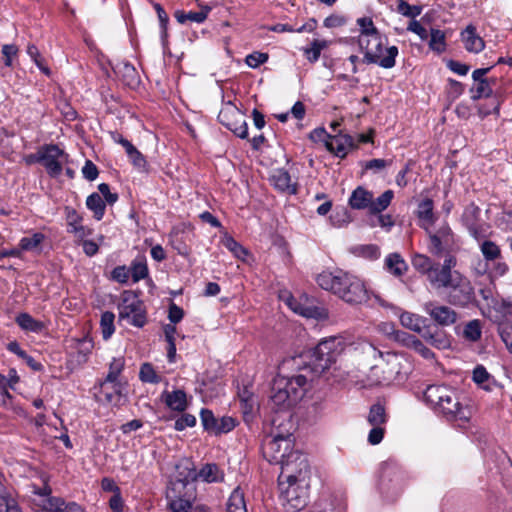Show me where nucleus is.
Listing matches in <instances>:
<instances>
[{"instance_id":"nucleus-51","label":"nucleus","mask_w":512,"mask_h":512,"mask_svg":"<svg viewBox=\"0 0 512 512\" xmlns=\"http://www.w3.org/2000/svg\"><path fill=\"white\" fill-rule=\"evenodd\" d=\"M472 100L477 101L481 98H489L493 95V88L489 87L488 80H482L471 87Z\"/></svg>"},{"instance_id":"nucleus-63","label":"nucleus","mask_w":512,"mask_h":512,"mask_svg":"<svg viewBox=\"0 0 512 512\" xmlns=\"http://www.w3.org/2000/svg\"><path fill=\"white\" fill-rule=\"evenodd\" d=\"M415 339H417V337L415 335H412L408 332L398 329L393 341L406 347V348L411 349Z\"/></svg>"},{"instance_id":"nucleus-3","label":"nucleus","mask_w":512,"mask_h":512,"mask_svg":"<svg viewBox=\"0 0 512 512\" xmlns=\"http://www.w3.org/2000/svg\"><path fill=\"white\" fill-rule=\"evenodd\" d=\"M307 379L298 374L292 377L278 376L271 387V403L276 411H286L302 399Z\"/></svg>"},{"instance_id":"nucleus-22","label":"nucleus","mask_w":512,"mask_h":512,"mask_svg":"<svg viewBox=\"0 0 512 512\" xmlns=\"http://www.w3.org/2000/svg\"><path fill=\"white\" fill-rule=\"evenodd\" d=\"M444 255L446 257L442 265L436 262V273L433 275L435 284L451 279L455 277V275H461L459 271L453 270L457 263L456 257L453 256L452 253Z\"/></svg>"},{"instance_id":"nucleus-27","label":"nucleus","mask_w":512,"mask_h":512,"mask_svg":"<svg viewBox=\"0 0 512 512\" xmlns=\"http://www.w3.org/2000/svg\"><path fill=\"white\" fill-rule=\"evenodd\" d=\"M416 215L420 221L419 226L428 231L436 221L433 200L430 198L423 199L417 206Z\"/></svg>"},{"instance_id":"nucleus-26","label":"nucleus","mask_w":512,"mask_h":512,"mask_svg":"<svg viewBox=\"0 0 512 512\" xmlns=\"http://www.w3.org/2000/svg\"><path fill=\"white\" fill-rule=\"evenodd\" d=\"M113 70L126 86L136 88L140 84L139 74L135 67L129 62H120Z\"/></svg>"},{"instance_id":"nucleus-59","label":"nucleus","mask_w":512,"mask_h":512,"mask_svg":"<svg viewBox=\"0 0 512 512\" xmlns=\"http://www.w3.org/2000/svg\"><path fill=\"white\" fill-rule=\"evenodd\" d=\"M128 157L136 169H138L141 172L148 171V163L146 161V158L138 149H136Z\"/></svg>"},{"instance_id":"nucleus-60","label":"nucleus","mask_w":512,"mask_h":512,"mask_svg":"<svg viewBox=\"0 0 512 512\" xmlns=\"http://www.w3.org/2000/svg\"><path fill=\"white\" fill-rule=\"evenodd\" d=\"M129 277H130V270L125 265L116 266L111 272L112 280H114L120 284L127 283L129 280Z\"/></svg>"},{"instance_id":"nucleus-23","label":"nucleus","mask_w":512,"mask_h":512,"mask_svg":"<svg viewBox=\"0 0 512 512\" xmlns=\"http://www.w3.org/2000/svg\"><path fill=\"white\" fill-rule=\"evenodd\" d=\"M65 214L68 233H72L79 238H83L91 234V230L81 224L83 217L74 208L66 206Z\"/></svg>"},{"instance_id":"nucleus-49","label":"nucleus","mask_w":512,"mask_h":512,"mask_svg":"<svg viewBox=\"0 0 512 512\" xmlns=\"http://www.w3.org/2000/svg\"><path fill=\"white\" fill-rule=\"evenodd\" d=\"M326 47H327V41L314 39L311 42V46L304 48L303 52H304L306 59L310 63H315L318 61L321 51Z\"/></svg>"},{"instance_id":"nucleus-34","label":"nucleus","mask_w":512,"mask_h":512,"mask_svg":"<svg viewBox=\"0 0 512 512\" xmlns=\"http://www.w3.org/2000/svg\"><path fill=\"white\" fill-rule=\"evenodd\" d=\"M427 321V318L411 312H403L400 315V322L402 326L419 334H421L423 328L426 326Z\"/></svg>"},{"instance_id":"nucleus-54","label":"nucleus","mask_w":512,"mask_h":512,"mask_svg":"<svg viewBox=\"0 0 512 512\" xmlns=\"http://www.w3.org/2000/svg\"><path fill=\"white\" fill-rule=\"evenodd\" d=\"M45 239V236L41 232L34 233L31 237H23L19 242L20 250L24 251H30L38 247L43 240Z\"/></svg>"},{"instance_id":"nucleus-12","label":"nucleus","mask_w":512,"mask_h":512,"mask_svg":"<svg viewBox=\"0 0 512 512\" xmlns=\"http://www.w3.org/2000/svg\"><path fill=\"white\" fill-rule=\"evenodd\" d=\"M429 237V252L437 257L450 254L458 249L455 235L447 223L440 226L435 232L426 231Z\"/></svg>"},{"instance_id":"nucleus-11","label":"nucleus","mask_w":512,"mask_h":512,"mask_svg":"<svg viewBox=\"0 0 512 512\" xmlns=\"http://www.w3.org/2000/svg\"><path fill=\"white\" fill-rule=\"evenodd\" d=\"M119 318L129 319V323L142 328L147 323V315L144 303L132 291H124L122 303L119 305Z\"/></svg>"},{"instance_id":"nucleus-53","label":"nucleus","mask_w":512,"mask_h":512,"mask_svg":"<svg viewBox=\"0 0 512 512\" xmlns=\"http://www.w3.org/2000/svg\"><path fill=\"white\" fill-rule=\"evenodd\" d=\"M498 333L506 348L512 353V323L508 320H502L498 324Z\"/></svg>"},{"instance_id":"nucleus-18","label":"nucleus","mask_w":512,"mask_h":512,"mask_svg":"<svg viewBox=\"0 0 512 512\" xmlns=\"http://www.w3.org/2000/svg\"><path fill=\"white\" fill-rule=\"evenodd\" d=\"M124 385L122 383H111L106 380L99 382V391L95 395L97 401H104L107 404L119 405L123 396Z\"/></svg>"},{"instance_id":"nucleus-19","label":"nucleus","mask_w":512,"mask_h":512,"mask_svg":"<svg viewBox=\"0 0 512 512\" xmlns=\"http://www.w3.org/2000/svg\"><path fill=\"white\" fill-rule=\"evenodd\" d=\"M325 147L329 152L343 159L349 150L355 148V144L352 136L338 133L334 136H329V139L325 140Z\"/></svg>"},{"instance_id":"nucleus-31","label":"nucleus","mask_w":512,"mask_h":512,"mask_svg":"<svg viewBox=\"0 0 512 512\" xmlns=\"http://www.w3.org/2000/svg\"><path fill=\"white\" fill-rule=\"evenodd\" d=\"M162 399L171 410L183 412L187 408V397L183 390L177 389L172 392L165 391L162 394Z\"/></svg>"},{"instance_id":"nucleus-9","label":"nucleus","mask_w":512,"mask_h":512,"mask_svg":"<svg viewBox=\"0 0 512 512\" xmlns=\"http://www.w3.org/2000/svg\"><path fill=\"white\" fill-rule=\"evenodd\" d=\"M280 467L278 485L284 486L285 482L309 483V463L306 456L301 452L290 453L287 461L283 462Z\"/></svg>"},{"instance_id":"nucleus-45","label":"nucleus","mask_w":512,"mask_h":512,"mask_svg":"<svg viewBox=\"0 0 512 512\" xmlns=\"http://www.w3.org/2000/svg\"><path fill=\"white\" fill-rule=\"evenodd\" d=\"M114 320L115 315L113 312L105 311L102 313L100 319V329L102 338L104 340L110 339L113 333L115 332Z\"/></svg>"},{"instance_id":"nucleus-41","label":"nucleus","mask_w":512,"mask_h":512,"mask_svg":"<svg viewBox=\"0 0 512 512\" xmlns=\"http://www.w3.org/2000/svg\"><path fill=\"white\" fill-rule=\"evenodd\" d=\"M393 197L394 192L392 190L384 191L376 200H374L373 196L369 214L376 215L387 209V207L391 204Z\"/></svg>"},{"instance_id":"nucleus-8","label":"nucleus","mask_w":512,"mask_h":512,"mask_svg":"<svg viewBox=\"0 0 512 512\" xmlns=\"http://www.w3.org/2000/svg\"><path fill=\"white\" fill-rule=\"evenodd\" d=\"M405 486V473L393 461L384 462L381 466L379 490L388 501H395Z\"/></svg>"},{"instance_id":"nucleus-28","label":"nucleus","mask_w":512,"mask_h":512,"mask_svg":"<svg viewBox=\"0 0 512 512\" xmlns=\"http://www.w3.org/2000/svg\"><path fill=\"white\" fill-rule=\"evenodd\" d=\"M464 47L468 52L480 53L485 48L484 40L477 35L476 27L469 24L461 33Z\"/></svg>"},{"instance_id":"nucleus-1","label":"nucleus","mask_w":512,"mask_h":512,"mask_svg":"<svg viewBox=\"0 0 512 512\" xmlns=\"http://www.w3.org/2000/svg\"><path fill=\"white\" fill-rule=\"evenodd\" d=\"M424 398L446 421L466 424L471 418L470 408L463 405L458 393L446 385H429L424 391Z\"/></svg>"},{"instance_id":"nucleus-46","label":"nucleus","mask_w":512,"mask_h":512,"mask_svg":"<svg viewBox=\"0 0 512 512\" xmlns=\"http://www.w3.org/2000/svg\"><path fill=\"white\" fill-rule=\"evenodd\" d=\"M482 336V326L481 321L478 319H473L469 321L463 329V337L470 341L476 342L481 339Z\"/></svg>"},{"instance_id":"nucleus-62","label":"nucleus","mask_w":512,"mask_h":512,"mask_svg":"<svg viewBox=\"0 0 512 512\" xmlns=\"http://www.w3.org/2000/svg\"><path fill=\"white\" fill-rule=\"evenodd\" d=\"M169 508L172 512H190L192 503L189 500L179 497L170 501Z\"/></svg>"},{"instance_id":"nucleus-40","label":"nucleus","mask_w":512,"mask_h":512,"mask_svg":"<svg viewBox=\"0 0 512 512\" xmlns=\"http://www.w3.org/2000/svg\"><path fill=\"white\" fill-rule=\"evenodd\" d=\"M367 421L371 426H382L387 422V414L383 404L377 402L370 407Z\"/></svg>"},{"instance_id":"nucleus-37","label":"nucleus","mask_w":512,"mask_h":512,"mask_svg":"<svg viewBox=\"0 0 512 512\" xmlns=\"http://www.w3.org/2000/svg\"><path fill=\"white\" fill-rule=\"evenodd\" d=\"M226 512H247L243 491L237 487L228 498Z\"/></svg>"},{"instance_id":"nucleus-44","label":"nucleus","mask_w":512,"mask_h":512,"mask_svg":"<svg viewBox=\"0 0 512 512\" xmlns=\"http://www.w3.org/2000/svg\"><path fill=\"white\" fill-rule=\"evenodd\" d=\"M357 25L359 26L360 29L359 39H372L373 37L381 34L379 30L375 27L373 20L370 17L358 18Z\"/></svg>"},{"instance_id":"nucleus-43","label":"nucleus","mask_w":512,"mask_h":512,"mask_svg":"<svg viewBox=\"0 0 512 512\" xmlns=\"http://www.w3.org/2000/svg\"><path fill=\"white\" fill-rule=\"evenodd\" d=\"M481 209L474 202L468 204L461 216V221L465 228L471 227L472 225L479 224Z\"/></svg>"},{"instance_id":"nucleus-21","label":"nucleus","mask_w":512,"mask_h":512,"mask_svg":"<svg viewBox=\"0 0 512 512\" xmlns=\"http://www.w3.org/2000/svg\"><path fill=\"white\" fill-rule=\"evenodd\" d=\"M413 268L420 274L425 275L432 287L435 286L434 273H436V262L425 254L415 253L411 258Z\"/></svg>"},{"instance_id":"nucleus-61","label":"nucleus","mask_w":512,"mask_h":512,"mask_svg":"<svg viewBox=\"0 0 512 512\" xmlns=\"http://www.w3.org/2000/svg\"><path fill=\"white\" fill-rule=\"evenodd\" d=\"M196 425V417L192 414H182L174 424V429L176 431H183L187 427H194Z\"/></svg>"},{"instance_id":"nucleus-48","label":"nucleus","mask_w":512,"mask_h":512,"mask_svg":"<svg viewBox=\"0 0 512 512\" xmlns=\"http://www.w3.org/2000/svg\"><path fill=\"white\" fill-rule=\"evenodd\" d=\"M222 244L238 259L244 260L248 255V250L230 235L223 237Z\"/></svg>"},{"instance_id":"nucleus-13","label":"nucleus","mask_w":512,"mask_h":512,"mask_svg":"<svg viewBox=\"0 0 512 512\" xmlns=\"http://www.w3.org/2000/svg\"><path fill=\"white\" fill-rule=\"evenodd\" d=\"M218 121L237 137H248V124L240 109L231 101L225 102L218 114Z\"/></svg>"},{"instance_id":"nucleus-50","label":"nucleus","mask_w":512,"mask_h":512,"mask_svg":"<svg viewBox=\"0 0 512 512\" xmlns=\"http://www.w3.org/2000/svg\"><path fill=\"white\" fill-rule=\"evenodd\" d=\"M139 379L144 383L157 384L161 381V377L156 373L151 363H143L139 371Z\"/></svg>"},{"instance_id":"nucleus-36","label":"nucleus","mask_w":512,"mask_h":512,"mask_svg":"<svg viewBox=\"0 0 512 512\" xmlns=\"http://www.w3.org/2000/svg\"><path fill=\"white\" fill-rule=\"evenodd\" d=\"M86 206L93 212V217L97 221L103 219L106 210V204L99 193L93 192L90 194L86 199Z\"/></svg>"},{"instance_id":"nucleus-58","label":"nucleus","mask_w":512,"mask_h":512,"mask_svg":"<svg viewBox=\"0 0 512 512\" xmlns=\"http://www.w3.org/2000/svg\"><path fill=\"white\" fill-rule=\"evenodd\" d=\"M2 55L4 58V65L12 67L13 58L18 55L19 49L15 44H4L2 46Z\"/></svg>"},{"instance_id":"nucleus-30","label":"nucleus","mask_w":512,"mask_h":512,"mask_svg":"<svg viewBox=\"0 0 512 512\" xmlns=\"http://www.w3.org/2000/svg\"><path fill=\"white\" fill-rule=\"evenodd\" d=\"M287 305L297 314L306 317V318H314V319H320L323 318L325 315V311L323 308L314 306V305H307L302 304L299 300L295 299L293 296H291L287 300Z\"/></svg>"},{"instance_id":"nucleus-7","label":"nucleus","mask_w":512,"mask_h":512,"mask_svg":"<svg viewBox=\"0 0 512 512\" xmlns=\"http://www.w3.org/2000/svg\"><path fill=\"white\" fill-rule=\"evenodd\" d=\"M294 439L292 434H274L265 436L262 440L261 451L263 457L271 464H283L287 461L293 450Z\"/></svg>"},{"instance_id":"nucleus-17","label":"nucleus","mask_w":512,"mask_h":512,"mask_svg":"<svg viewBox=\"0 0 512 512\" xmlns=\"http://www.w3.org/2000/svg\"><path fill=\"white\" fill-rule=\"evenodd\" d=\"M420 335L428 344L436 349L446 350L452 346L453 337L443 327L426 323Z\"/></svg>"},{"instance_id":"nucleus-33","label":"nucleus","mask_w":512,"mask_h":512,"mask_svg":"<svg viewBox=\"0 0 512 512\" xmlns=\"http://www.w3.org/2000/svg\"><path fill=\"white\" fill-rule=\"evenodd\" d=\"M15 322L24 331L40 333L45 328L43 322L34 319L29 313L21 312L16 318Z\"/></svg>"},{"instance_id":"nucleus-25","label":"nucleus","mask_w":512,"mask_h":512,"mask_svg":"<svg viewBox=\"0 0 512 512\" xmlns=\"http://www.w3.org/2000/svg\"><path fill=\"white\" fill-rule=\"evenodd\" d=\"M46 512H85V509L76 502H67L61 497L49 496L44 504Z\"/></svg>"},{"instance_id":"nucleus-38","label":"nucleus","mask_w":512,"mask_h":512,"mask_svg":"<svg viewBox=\"0 0 512 512\" xmlns=\"http://www.w3.org/2000/svg\"><path fill=\"white\" fill-rule=\"evenodd\" d=\"M385 266L395 276H402L407 270V264L398 253H391L385 259Z\"/></svg>"},{"instance_id":"nucleus-52","label":"nucleus","mask_w":512,"mask_h":512,"mask_svg":"<svg viewBox=\"0 0 512 512\" xmlns=\"http://www.w3.org/2000/svg\"><path fill=\"white\" fill-rule=\"evenodd\" d=\"M397 12L405 17L412 18L415 20L417 16H419L422 12V6L420 5H410L405 0L397 1Z\"/></svg>"},{"instance_id":"nucleus-57","label":"nucleus","mask_w":512,"mask_h":512,"mask_svg":"<svg viewBox=\"0 0 512 512\" xmlns=\"http://www.w3.org/2000/svg\"><path fill=\"white\" fill-rule=\"evenodd\" d=\"M269 59L267 53L255 51L245 58V63L251 68H257L260 65L266 63Z\"/></svg>"},{"instance_id":"nucleus-35","label":"nucleus","mask_w":512,"mask_h":512,"mask_svg":"<svg viewBox=\"0 0 512 512\" xmlns=\"http://www.w3.org/2000/svg\"><path fill=\"white\" fill-rule=\"evenodd\" d=\"M129 270L130 276L134 283H137L140 280L145 279L149 274L146 257L144 255L137 256L131 262Z\"/></svg>"},{"instance_id":"nucleus-56","label":"nucleus","mask_w":512,"mask_h":512,"mask_svg":"<svg viewBox=\"0 0 512 512\" xmlns=\"http://www.w3.org/2000/svg\"><path fill=\"white\" fill-rule=\"evenodd\" d=\"M490 377V374L483 365H477L473 370V381L486 390H489V387L485 385V383L490 379Z\"/></svg>"},{"instance_id":"nucleus-39","label":"nucleus","mask_w":512,"mask_h":512,"mask_svg":"<svg viewBox=\"0 0 512 512\" xmlns=\"http://www.w3.org/2000/svg\"><path fill=\"white\" fill-rule=\"evenodd\" d=\"M480 251L487 262H495L502 257L500 247L491 240H483L480 243Z\"/></svg>"},{"instance_id":"nucleus-32","label":"nucleus","mask_w":512,"mask_h":512,"mask_svg":"<svg viewBox=\"0 0 512 512\" xmlns=\"http://www.w3.org/2000/svg\"><path fill=\"white\" fill-rule=\"evenodd\" d=\"M211 10V7L204 6L201 8L200 11L194 12H185L183 10H177L174 13V17L176 18L177 22L180 24H185L187 21H192L196 23H203L206 19Z\"/></svg>"},{"instance_id":"nucleus-29","label":"nucleus","mask_w":512,"mask_h":512,"mask_svg":"<svg viewBox=\"0 0 512 512\" xmlns=\"http://www.w3.org/2000/svg\"><path fill=\"white\" fill-rule=\"evenodd\" d=\"M373 192L367 190L362 186H358L355 188L348 200V204L352 209L355 210H370V205L372 204Z\"/></svg>"},{"instance_id":"nucleus-64","label":"nucleus","mask_w":512,"mask_h":512,"mask_svg":"<svg viewBox=\"0 0 512 512\" xmlns=\"http://www.w3.org/2000/svg\"><path fill=\"white\" fill-rule=\"evenodd\" d=\"M411 349L421 355L424 359L430 360L435 357L433 351L429 349L419 338L415 339Z\"/></svg>"},{"instance_id":"nucleus-15","label":"nucleus","mask_w":512,"mask_h":512,"mask_svg":"<svg viewBox=\"0 0 512 512\" xmlns=\"http://www.w3.org/2000/svg\"><path fill=\"white\" fill-rule=\"evenodd\" d=\"M424 311L433 320V325L443 328L455 324L458 320V313L454 309L436 302L430 301L425 303Z\"/></svg>"},{"instance_id":"nucleus-20","label":"nucleus","mask_w":512,"mask_h":512,"mask_svg":"<svg viewBox=\"0 0 512 512\" xmlns=\"http://www.w3.org/2000/svg\"><path fill=\"white\" fill-rule=\"evenodd\" d=\"M187 473L184 475V480L188 482L189 480H196L197 477L201 478L203 481L207 483L219 482L223 479V473L219 469L218 465L215 463H207L205 464L199 472L196 471L194 467L189 468L186 467Z\"/></svg>"},{"instance_id":"nucleus-16","label":"nucleus","mask_w":512,"mask_h":512,"mask_svg":"<svg viewBox=\"0 0 512 512\" xmlns=\"http://www.w3.org/2000/svg\"><path fill=\"white\" fill-rule=\"evenodd\" d=\"M65 152L56 144H45L41 147V164L51 177H58L62 173V164L59 159Z\"/></svg>"},{"instance_id":"nucleus-2","label":"nucleus","mask_w":512,"mask_h":512,"mask_svg":"<svg viewBox=\"0 0 512 512\" xmlns=\"http://www.w3.org/2000/svg\"><path fill=\"white\" fill-rule=\"evenodd\" d=\"M316 281L327 291L338 295L349 304H362L368 300V292L364 283L356 276L342 270L323 271Z\"/></svg>"},{"instance_id":"nucleus-42","label":"nucleus","mask_w":512,"mask_h":512,"mask_svg":"<svg viewBox=\"0 0 512 512\" xmlns=\"http://www.w3.org/2000/svg\"><path fill=\"white\" fill-rule=\"evenodd\" d=\"M446 46L445 32L440 29L431 28L429 48L437 54H441L446 50Z\"/></svg>"},{"instance_id":"nucleus-55","label":"nucleus","mask_w":512,"mask_h":512,"mask_svg":"<svg viewBox=\"0 0 512 512\" xmlns=\"http://www.w3.org/2000/svg\"><path fill=\"white\" fill-rule=\"evenodd\" d=\"M27 53L33 59L34 63L41 70V72H43L47 76L51 75V70L48 66L44 64V60L41 57L37 46H35L34 44L28 45Z\"/></svg>"},{"instance_id":"nucleus-10","label":"nucleus","mask_w":512,"mask_h":512,"mask_svg":"<svg viewBox=\"0 0 512 512\" xmlns=\"http://www.w3.org/2000/svg\"><path fill=\"white\" fill-rule=\"evenodd\" d=\"M282 505L288 512L302 510L308 503L309 483L285 482V485H278Z\"/></svg>"},{"instance_id":"nucleus-5","label":"nucleus","mask_w":512,"mask_h":512,"mask_svg":"<svg viewBox=\"0 0 512 512\" xmlns=\"http://www.w3.org/2000/svg\"><path fill=\"white\" fill-rule=\"evenodd\" d=\"M346 343L342 337L331 336L322 339L310 352V367L316 374H322L336 363Z\"/></svg>"},{"instance_id":"nucleus-6","label":"nucleus","mask_w":512,"mask_h":512,"mask_svg":"<svg viewBox=\"0 0 512 512\" xmlns=\"http://www.w3.org/2000/svg\"><path fill=\"white\" fill-rule=\"evenodd\" d=\"M434 288L447 290V301L453 306L465 308L476 303L474 287L462 274L437 283Z\"/></svg>"},{"instance_id":"nucleus-4","label":"nucleus","mask_w":512,"mask_h":512,"mask_svg":"<svg viewBox=\"0 0 512 512\" xmlns=\"http://www.w3.org/2000/svg\"><path fill=\"white\" fill-rule=\"evenodd\" d=\"M387 42V37L382 34L372 39H358L360 49L364 52L362 61L366 64H376L384 69L393 68L396 65L399 49L395 45L384 47Z\"/></svg>"},{"instance_id":"nucleus-47","label":"nucleus","mask_w":512,"mask_h":512,"mask_svg":"<svg viewBox=\"0 0 512 512\" xmlns=\"http://www.w3.org/2000/svg\"><path fill=\"white\" fill-rule=\"evenodd\" d=\"M125 367V360L123 357L113 358L109 364V371L104 380L111 383H121L119 376Z\"/></svg>"},{"instance_id":"nucleus-14","label":"nucleus","mask_w":512,"mask_h":512,"mask_svg":"<svg viewBox=\"0 0 512 512\" xmlns=\"http://www.w3.org/2000/svg\"><path fill=\"white\" fill-rule=\"evenodd\" d=\"M203 429L214 435H221L232 431L236 426V420L230 416L215 417L209 409L203 408L200 412Z\"/></svg>"},{"instance_id":"nucleus-24","label":"nucleus","mask_w":512,"mask_h":512,"mask_svg":"<svg viewBox=\"0 0 512 512\" xmlns=\"http://www.w3.org/2000/svg\"><path fill=\"white\" fill-rule=\"evenodd\" d=\"M270 182L280 192H287L290 195L297 193V184L291 183V176L284 168L276 169L270 177Z\"/></svg>"}]
</instances>
